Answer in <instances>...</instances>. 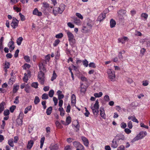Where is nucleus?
<instances>
[{
    "label": "nucleus",
    "mask_w": 150,
    "mask_h": 150,
    "mask_svg": "<svg viewBox=\"0 0 150 150\" xmlns=\"http://www.w3.org/2000/svg\"><path fill=\"white\" fill-rule=\"evenodd\" d=\"M63 34L62 33H59L58 34H57L55 36V37L57 38H60L63 37Z\"/></svg>",
    "instance_id": "nucleus-48"
},
{
    "label": "nucleus",
    "mask_w": 150,
    "mask_h": 150,
    "mask_svg": "<svg viewBox=\"0 0 150 150\" xmlns=\"http://www.w3.org/2000/svg\"><path fill=\"white\" fill-rule=\"evenodd\" d=\"M89 67H92L95 68L96 67V66L95 64L93 62H91L89 64Z\"/></svg>",
    "instance_id": "nucleus-55"
},
{
    "label": "nucleus",
    "mask_w": 150,
    "mask_h": 150,
    "mask_svg": "<svg viewBox=\"0 0 150 150\" xmlns=\"http://www.w3.org/2000/svg\"><path fill=\"white\" fill-rule=\"evenodd\" d=\"M141 16L144 18L145 19H146L148 18V15L146 13H142L141 14Z\"/></svg>",
    "instance_id": "nucleus-51"
},
{
    "label": "nucleus",
    "mask_w": 150,
    "mask_h": 150,
    "mask_svg": "<svg viewBox=\"0 0 150 150\" xmlns=\"http://www.w3.org/2000/svg\"><path fill=\"white\" fill-rule=\"evenodd\" d=\"M30 64H25L23 66V68L24 69H26V68H30Z\"/></svg>",
    "instance_id": "nucleus-52"
},
{
    "label": "nucleus",
    "mask_w": 150,
    "mask_h": 150,
    "mask_svg": "<svg viewBox=\"0 0 150 150\" xmlns=\"http://www.w3.org/2000/svg\"><path fill=\"white\" fill-rule=\"evenodd\" d=\"M73 22L76 25H80L81 24V21L77 17H74L73 18Z\"/></svg>",
    "instance_id": "nucleus-15"
},
{
    "label": "nucleus",
    "mask_w": 150,
    "mask_h": 150,
    "mask_svg": "<svg viewBox=\"0 0 150 150\" xmlns=\"http://www.w3.org/2000/svg\"><path fill=\"white\" fill-rule=\"evenodd\" d=\"M103 95V93L102 92H100L98 93H96L94 94V96L96 98L101 97Z\"/></svg>",
    "instance_id": "nucleus-28"
},
{
    "label": "nucleus",
    "mask_w": 150,
    "mask_h": 150,
    "mask_svg": "<svg viewBox=\"0 0 150 150\" xmlns=\"http://www.w3.org/2000/svg\"><path fill=\"white\" fill-rule=\"evenodd\" d=\"M10 63L8 62H5V63L4 67L6 69L9 68Z\"/></svg>",
    "instance_id": "nucleus-61"
},
{
    "label": "nucleus",
    "mask_w": 150,
    "mask_h": 150,
    "mask_svg": "<svg viewBox=\"0 0 150 150\" xmlns=\"http://www.w3.org/2000/svg\"><path fill=\"white\" fill-rule=\"evenodd\" d=\"M100 115L101 117L103 119H105L106 117L105 115L104 112V108H100Z\"/></svg>",
    "instance_id": "nucleus-16"
},
{
    "label": "nucleus",
    "mask_w": 150,
    "mask_h": 150,
    "mask_svg": "<svg viewBox=\"0 0 150 150\" xmlns=\"http://www.w3.org/2000/svg\"><path fill=\"white\" fill-rule=\"evenodd\" d=\"M99 107L98 100L97 99L96 100L95 103L94 105V106L93 107L91 106V108L92 109L93 113L94 115H97L98 114Z\"/></svg>",
    "instance_id": "nucleus-4"
},
{
    "label": "nucleus",
    "mask_w": 150,
    "mask_h": 150,
    "mask_svg": "<svg viewBox=\"0 0 150 150\" xmlns=\"http://www.w3.org/2000/svg\"><path fill=\"white\" fill-rule=\"evenodd\" d=\"M34 142L32 140H30L28 142L27 148L28 149H30L33 146Z\"/></svg>",
    "instance_id": "nucleus-18"
},
{
    "label": "nucleus",
    "mask_w": 150,
    "mask_h": 150,
    "mask_svg": "<svg viewBox=\"0 0 150 150\" xmlns=\"http://www.w3.org/2000/svg\"><path fill=\"white\" fill-rule=\"evenodd\" d=\"M24 59L26 62H29L30 61L29 57L28 56H25L24 57Z\"/></svg>",
    "instance_id": "nucleus-60"
},
{
    "label": "nucleus",
    "mask_w": 150,
    "mask_h": 150,
    "mask_svg": "<svg viewBox=\"0 0 150 150\" xmlns=\"http://www.w3.org/2000/svg\"><path fill=\"white\" fill-rule=\"evenodd\" d=\"M74 146L77 148L80 149H84V146L78 141H75L73 143Z\"/></svg>",
    "instance_id": "nucleus-9"
},
{
    "label": "nucleus",
    "mask_w": 150,
    "mask_h": 150,
    "mask_svg": "<svg viewBox=\"0 0 150 150\" xmlns=\"http://www.w3.org/2000/svg\"><path fill=\"white\" fill-rule=\"evenodd\" d=\"M19 14L20 16L21 21H24L25 20V16L22 15L21 13H20Z\"/></svg>",
    "instance_id": "nucleus-54"
},
{
    "label": "nucleus",
    "mask_w": 150,
    "mask_h": 150,
    "mask_svg": "<svg viewBox=\"0 0 150 150\" xmlns=\"http://www.w3.org/2000/svg\"><path fill=\"white\" fill-rule=\"evenodd\" d=\"M46 130L47 133V135H48L50 133V128L47 127L46 128Z\"/></svg>",
    "instance_id": "nucleus-56"
},
{
    "label": "nucleus",
    "mask_w": 150,
    "mask_h": 150,
    "mask_svg": "<svg viewBox=\"0 0 150 150\" xmlns=\"http://www.w3.org/2000/svg\"><path fill=\"white\" fill-rule=\"evenodd\" d=\"M10 114L9 110H5L4 112V115L5 116L9 115Z\"/></svg>",
    "instance_id": "nucleus-49"
},
{
    "label": "nucleus",
    "mask_w": 150,
    "mask_h": 150,
    "mask_svg": "<svg viewBox=\"0 0 150 150\" xmlns=\"http://www.w3.org/2000/svg\"><path fill=\"white\" fill-rule=\"evenodd\" d=\"M81 139L83 142L85 146H88V145L89 142L87 139L84 137H82Z\"/></svg>",
    "instance_id": "nucleus-13"
},
{
    "label": "nucleus",
    "mask_w": 150,
    "mask_h": 150,
    "mask_svg": "<svg viewBox=\"0 0 150 150\" xmlns=\"http://www.w3.org/2000/svg\"><path fill=\"white\" fill-rule=\"evenodd\" d=\"M33 14L39 16H41L42 15V13L41 12L39 11L37 8H35L33 11Z\"/></svg>",
    "instance_id": "nucleus-12"
},
{
    "label": "nucleus",
    "mask_w": 150,
    "mask_h": 150,
    "mask_svg": "<svg viewBox=\"0 0 150 150\" xmlns=\"http://www.w3.org/2000/svg\"><path fill=\"white\" fill-rule=\"evenodd\" d=\"M22 40L23 38L22 37H20L17 39L16 42L18 45H21Z\"/></svg>",
    "instance_id": "nucleus-30"
},
{
    "label": "nucleus",
    "mask_w": 150,
    "mask_h": 150,
    "mask_svg": "<svg viewBox=\"0 0 150 150\" xmlns=\"http://www.w3.org/2000/svg\"><path fill=\"white\" fill-rule=\"evenodd\" d=\"M23 122L22 120L21 119L18 118L16 120V125L18 126L22 125Z\"/></svg>",
    "instance_id": "nucleus-25"
},
{
    "label": "nucleus",
    "mask_w": 150,
    "mask_h": 150,
    "mask_svg": "<svg viewBox=\"0 0 150 150\" xmlns=\"http://www.w3.org/2000/svg\"><path fill=\"white\" fill-rule=\"evenodd\" d=\"M82 62L83 65H84L85 67H87L88 66V62L86 59H85Z\"/></svg>",
    "instance_id": "nucleus-50"
},
{
    "label": "nucleus",
    "mask_w": 150,
    "mask_h": 150,
    "mask_svg": "<svg viewBox=\"0 0 150 150\" xmlns=\"http://www.w3.org/2000/svg\"><path fill=\"white\" fill-rule=\"evenodd\" d=\"M24 76L23 78V81L26 83H27L28 80V76H27V74L26 73L24 74Z\"/></svg>",
    "instance_id": "nucleus-37"
},
{
    "label": "nucleus",
    "mask_w": 150,
    "mask_h": 150,
    "mask_svg": "<svg viewBox=\"0 0 150 150\" xmlns=\"http://www.w3.org/2000/svg\"><path fill=\"white\" fill-rule=\"evenodd\" d=\"M14 81V80L13 78H10L8 82V83L10 84H13V82Z\"/></svg>",
    "instance_id": "nucleus-62"
},
{
    "label": "nucleus",
    "mask_w": 150,
    "mask_h": 150,
    "mask_svg": "<svg viewBox=\"0 0 150 150\" xmlns=\"http://www.w3.org/2000/svg\"><path fill=\"white\" fill-rule=\"evenodd\" d=\"M58 146L57 144L54 145L51 149V150H57L58 149Z\"/></svg>",
    "instance_id": "nucleus-38"
},
{
    "label": "nucleus",
    "mask_w": 150,
    "mask_h": 150,
    "mask_svg": "<svg viewBox=\"0 0 150 150\" xmlns=\"http://www.w3.org/2000/svg\"><path fill=\"white\" fill-rule=\"evenodd\" d=\"M71 103L73 104L76 103V96L74 94L71 96Z\"/></svg>",
    "instance_id": "nucleus-24"
},
{
    "label": "nucleus",
    "mask_w": 150,
    "mask_h": 150,
    "mask_svg": "<svg viewBox=\"0 0 150 150\" xmlns=\"http://www.w3.org/2000/svg\"><path fill=\"white\" fill-rule=\"evenodd\" d=\"M80 84L81 89L80 90V91L81 93H84L86 91V87H84V86L83 85V83L81 82Z\"/></svg>",
    "instance_id": "nucleus-19"
},
{
    "label": "nucleus",
    "mask_w": 150,
    "mask_h": 150,
    "mask_svg": "<svg viewBox=\"0 0 150 150\" xmlns=\"http://www.w3.org/2000/svg\"><path fill=\"white\" fill-rule=\"evenodd\" d=\"M77 124L76 125L74 126L76 128V132H78L79 130V128L80 127V125H79V122L77 120Z\"/></svg>",
    "instance_id": "nucleus-41"
},
{
    "label": "nucleus",
    "mask_w": 150,
    "mask_h": 150,
    "mask_svg": "<svg viewBox=\"0 0 150 150\" xmlns=\"http://www.w3.org/2000/svg\"><path fill=\"white\" fill-rule=\"evenodd\" d=\"M38 83L37 82H33L31 86L32 87L36 88H38Z\"/></svg>",
    "instance_id": "nucleus-45"
},
{
    "label": "nucleus",
    "mask_w": 150,
    "mask_h": 150,
    "mask_svg": "<svg viewBox=\"0 0 150 150\" xmlns=\"http://www.w3.org/2000/svg\"><path fill=\"white\" fill-rule=\"evenodd\" d=\"M45 74L44 73L40 71L38 73V81L42 85H43L45 83Z\"/></svg>",
    "instance_id": "nucleus-5"
},
{
    "label": "nucleus",
    "mask_w": 150,
    "mask_h": 150,
    "mask_svg": "<svg viewBox=\"0 0 150 150\" xmlns=\"http://www.w3.org/2000/svg\"><path fill=\"white\" fill-rule=\"evenodd\" d=\"M13 139H11L8 140V143L9 145L11 147H13L14 146L13 144Z\"/></svg>",
    "instance_id": "nucleus-36"
},
{
    "label": "nucleus",
    "mask_w": 150,
    "mask_h": 150,
    "mask_svg": "<svg viewBox=\"0 0 150 150\" xmlns=\"http://www.w3.org/2000/svg\"><path fill=\"white\" fill-rule=\"evenodd\" d=\"M125 139V137L122 134H119L117 135L114 139V140L117 141L118 144H121V140L123 141Z\"/></svg>",
    "instance_id": "nucleus-7"
},
{
    "label": "nucleus",
    "mask_w": 150,
    "mask_h": 150,
    "mask_svg": "<svg viewBox=\"0 0 150 150\" xmlns=\"http://www.w3.org/2000/svg\"><path fill=\"white\" fill-rule=\"evenodd\" d=\"M118 144L117 141L114 140L113 139L112 141L111 146L113 148H115L117 147Z\"/></svg>",
    "instance_id": "nucleus-17"
},
{
    "label": "nucleus",
    "mask_w": 150,
    "mask_h": 150,
    "mask_svg": "<svg viewBox=\"0 0 150 150\" xmlns=\"http://www.w3.org/2000/svg\"><path fill=\"white\" fill-rule=\"evenodd\" d=\"M126 11L125 10L121 9L117 11L118 16L123 15L126 13Z\"/></svg>",
    "instance_id": "nucleus-20"
},
{
    "label": "nucleus",
    "mask_w": 150,
    "mask_h": 150,
    "mask_svg": "<svg viewBox=\"0 0 150 150\" xmlns=\"http://www.w3.org/2000/svg\"><path fill=\"white\" fill-rule=\"evenodd\" d=\"M107 73L109 79L112 81H114L115 78V73L114 71L111 69H108Z\"/></svg>",
    "instance_id": "nucleus-6"
},
{
    "label": "nucleus",
    "mask_w": 150,
    "mask_h": 150,
    "mask_svg": "<svg viewBox=\"0 0 150 150\" xmlns=\"http://www.w3.org/2000/svg\"><path fill=\"white\" fill-rule=\"evenodd\" d=\"M105 13H102L98 16L97 20L101 22L105 18Z\"/></svg>",
    "instance_id": "nucleus-11"
},
{
    "label": "nucleus",
    "mask_w": 150,
    "mask_h": 150,
    "mask_svg": "<svg viewBox=\"0 0 150 150\" xmlns=\"http://www.w3.org/2000/svg\"><path fill=\"white\" fill-rule=\"evenodd\" d=\"M71 122V118L70 117L68 116L66 119V122L67 125H69Z\"/></svg>",
    "instance_id": "nucleus-27"
},
{
    "label": "nucleus",
    "mask_w": 150,
    "mask_h": 150,
    "mask_svg": "<svg viewBox=\"0 0 150 150\" xmlns=\"http://www.w3.org/2000/svg\"><path fill=\"white\" fill-rule=\"evenodd\" d=\"M144 42H145L147 46H150V40L145 39L144 40Z\"/></svg>",
    "instance_id": "nucleus-46"
},
{
    "label": "nucleus",
    "mask_w": 150,
    "mask_h": 150,
    "mask_svg": "<svg viewBox=\"0 0 150 150\" xmlns=\"http://www.w3.org/2000/svg\"><path fill=\"white\" fill-rule=\"evenodd\" d=\"M31 105L28 106V107L26 108L25 109L24 113L25 114L27 113L28 111H29L31 110Z\"/></svg>",
    "instance_id": "nucleus-34"
},
{
    "label": "nucleus",
    "mask_w": 150,
    "mask_h": 150,
    "mask_svg": "<svg viewBox=\"0 0 150 150\" xmlns=\"http://www.w3.org/2000/svg\"><path fill=\"white\" fill-rule=\"evenodd\" d=\"M52 107H49L47 110L46 113L47 115H50L52 112Z\"/></svg>",
    "instance_id": "nucleus-26"
},
{
    "label": "nucleus",
    "mask_w": 150,
    "mask_h": 150,
    "mask_svg": "<svg viewBox=\"0 0 150 150\" xmlns=\"http://www.w3.org/2000/svg\"><path fill=\"white\" fill-rule=\"evenodd\" d=\"M50 5L46 2H44L42 3V6L45 8H47L49 7Z\"/></svg>",
    "instance_id": "nucleus-40"
},
{
    "label": "nucleus",
    "mask_w": 150,
    "mask_h": 150,
    "mask_svg": "<svg viewBox=\"0 0 150 150\" xmlns=\"http://www.w3.org/2000/svg\"><path fill=\"white\" fill-rule=\"evenodd\" d=\"M65 5L64 4H61L58 8H56L54 9L53 12L55 16H57L59 13L62 14L65 9Z\"/></svg>",
    "instance_id": "nucleus-1"
},
{
    "label": "nucleus",
    "mask_w": 150,
    "mask_h": 150,
    "mask_svg": "<svg viewBox=\"0 0 150 150\" xmlns=\"http://www.w3.org/2000/svg\"><path fill=\"white\" fill-rule=\"evenodd\" d=\"M39 67L40 70V71L41 70L42 71H44L45 70H46V69L45 68V67H44V66H43V64H42L41 65L39 66Z\"/></svg>",
    "instance_id": "nucleus-57"
},
{
    "label": "nucleus",
    "mask_w": 150,
    "mask_h": 150,
    "mask_svg": "<svg viewBox=\"0 0 150 150\" xmlns=\"http://www.w3.org/2000/svg\"><path fill=\"white\" fill-rule=\"evenodd\" d=\"M19 88L18 85H16L14 87L13 89V92L15 93L16 92Z\"/></svg>",
    "instance_id": "nucleus-43"
},
{
    "label": "nucleus",
    "mask_w": 150,
    "mask_h": 150,
    "mask_svg": "<svg viewBox=\"0 0 150 150\" xmlns=\"http://www.w3.org/2000/svg\"><path fill=\"white\" fill-rule=\"evenodd\" d=\"M124 131L127 134H129L131 132V131L128 128L125 129Z\"/></svg>",
    "instance_id": "nucleus-63"
},
{
    "label": "nucleus",
    "mask_w": 150,
    "mask_h": 150,
    "mask_svg": "<svg viewBox=\"0 0 150 150\" xmlns=\"http://www.w3.org/2000/svg\"><path fill=\"white\" fill-rule=\"evenodd\" d=\"M66 31L70 44L71 45H74L76 43V40L74 35L69 30Z\"/></svg>",
    "instance_id": "nucleus-2"
},
{
    "label": "nucleus",
    "mask_w": 150,
    "mask_h": 150,
    "mask_svg": "<svg viewBox=\"0 0 150 150\" xmlns=\"http://www.w3.org/2000/svg\"><path fill=\"white\" fill-rule=\"evenodd\" d=\"M59 110L60 112V115L62 116H63L64 115V110L62 107L59 108Z\"/></svg>",
    "instance_id": "nucleus-23"
},
{
    "label": "nucleus",
    "mask_w": 150,
    "mask_h": 150,
    "mask_svg": "<svg viewBox=\"0 0 150 150\" xmlns=\"http://www.w3.org/2000/svg\"><path fill=\"white\" fill-rule=\"evenodd\" d=\"M46 101L44 100L42 102V105L44 109H45L47 107L46 105Z\"/></svg>",
    "instance_id": "nucleus-59"
},
{
    "label": "nucleus",
    "mask_w": 150,
    "mask_h": 150,
    "mask_svg": "<svg viewBox=\"0 0 150 150\" xmlns=\"http://www.w3.org/2000/svg\"><path fill=\"white\" fill-rule=\"evenodd\" d=\"M54 93V91L52 90H51L49 92L48 95L50 97H52L53 96Z\"/></svg>",
    "instance_id": "nucleus-44"
},
{
    "label": "nucleus",
    "mask_w": 150,
    "mask_h": 150,
    "mask_svg": "<svg viewBox=\"0 0 150 150\" xmlns=\"http://www.w3.org/2000/svg\"><path fill=\"white\" fill-rule=\"evenodd\" d=\"M19 98V96H17L15 98V100L13 101V103L14 104H17L19 103V101L18 99Z\"/></svg>",
    "instance_id": "nucleus-39"
},
{
    "label": "nucleus",
    "mask_w": 150,
    "mask_h": 150,
    "mask_svg": "<svg viewBox=\"0 0 150 150\" xmlns=\"http://www.w3.org/2000/svg\"><path fill=\"white\" fill-rule=\"evenodd\" d=\"M128 127L130 129H131L133 127L132 123L131 121H129L127 123Z\"/></svg>",
    "instance_id": "nucleus-53"
},
{
    "label": "nucleus",
    "mask_w": 150,
    "mask_h": 150,
    "mask_svg": "<svg viewBox=\"0 0 150 150\" xmlns=\"http://www.w3.org/2000/svg\"><path fill=\"white\" fill-rule=\"evenodd\" d=\"M90 30V28L86 25L83 26L81 31L83 33H86L89 32Z\"/></svg>",
    "instance_id": "nucleus-14"
},
{
    "label": "nucleus",
    "mask_w": 150,
    "mask_h": 150,
    "mask_svg": "<svg viewBox=\"0 0 150 150\" xmlns=\"http://www.w3.org/2000/svg\"><path fill=\"white\" fill-rule=\"evenodd\" d=\"M127 127L126 124L124 122H122L121 124V127L123 129H125Z\"/></svg>",
    "instance_id": "nucleus-58"
},
{
    "label": "nucleus",
    "mask_w": 150,
    "mask_h": 150,
    "mask_svg": "<svg viewBox=\"0 0 150 150\" xmlns=\"http://www.w3.org/2000/svg\"><path fill=\"white\" fill-rule=\"evenodd\" d=\"M8 46L9 47V50L11 52L13 51L15 48L14 42L13 41H10L8 44Z\"/></svg>",
    "instance_id": "nucleus-10"
},
{
    "label": "nucleus",
    "mask_w": 150,
    "mask_h": 150,
    "mask_svg": "<svg viewBox=\"0 0 150 150\" xmlns=\"http://www.w3.org/2000/svg\"><path fill=\"white\" fill-rule=\"evenodd\" d=\"M42 98L43 100H46L48 99V96L47 94L44 93L42 96Z\"/></svg>",
    "instance_id": "nucleus-35"
},
{
    "label": "nucleus",
    "mask_w": 150,
    "mask_h": 150,
    "mask_svg": "<svg viewBox=\"0 0 150 150\" xmlns=\"http://www.w3.org/2000/svg\"><path fill=\"white\" fill-rule=\"evenodd\" d=\"M146 134L147 132H140L132 140L131 142L134 143V142L139 139H142L145 137Z\"/></svg>",
    "instance_id": "nucleus-3"
},
{
    "label": "nucleus",
    "mask_w": 150,
    "mask_h": 150,
    "mask_svg": "<svg viewBox=\"0 0 150 150\" xmlns=\"http://www.w3.org/2000/svg\"><path fill=\"white\" fill-rule=\"evenodd\" d=\"M60 40L59 39H57L55 41L53 44V45L54 47L56 46L59 43Z\"/></svg>",
    "instance_id": "nucleus-47"
},
{
    "label": "nucleus",
    "mask_w": 150,
    "mask_h": 150,
    "mask_svg": "<svg viewBox=\"0 0 150 150\" xmlns=\"http://www.w3.org/2000/svg\"><path fill=\"white\" fill-rule=\"evenodd\" d=\"M110 27L111 28H112L115 27L116 23L115 21L113 19L110 20Z\"/></svg>",
    "instance_id": "nucleus-21"
},
{
    "label": "nucleus",
    "mask_w": 150,
    "mask_h": 150,
    "mask_svg": "<svg viewBox=\"0 0 150 150\" xmlns=\"http://www.w3.org/2000/svg\"><path fill=\"white\" fill-rule=\"evenodd\" d=\"M16 108V106L15 105H12L9 108L11 112L13 113V112L14 110Z\"/></svg>",
    "instance_id": "nucleus-42"
},
{
    "label": "nucleus",
    "mask_w": 150,
    "mask_h": 150,
    "mask_svg": "<svg viewBox=\"0 0 150 150\" xmlns=\"http://www.w3.org/2000/svg\"><path fill=\"white\" fill-rule=\"evenodd\" d=\"M40 101V100L39 98L37 96H35L34 101L35 104V105L37 104Z\"/></svg>",
    "instance_id": "nucleus-32"
},
{
    "label": "nucleus",
    "mask_w": 150,
    "mask_h": 150,
    "mask_svg": "<svg viewBox=\"0 0 150 150\" xmlns=\"http://www.w3.org/2000/svg\"><path fill=\"white\" fill-rule=\"evenodd\" d=\"M5 104L4 102H3L0 104V113L4 110V105Z\"/></svg>",
    "instance_id": "nucleus-22"
},
{
    "label": "nucleus",
    "mask_w": 150,
    "mask_h": 150,
    "mask_svg": "<svg viewBox=\"0 0 150 150\" xmlns=\"http://www.w3.org/2000/svg\"><path fill=\"white\" fill-rule=\"evenodd\" d=\"M125 147L123 145H121L119 146L117 149V150H125Z\"/></svg>",
    "instance_id": "nucleus-64"
},
{
    "label": "nucleus",
    "mask_w": 150,
    "mask_h": 150,
    "mask_svg": "<svg viewBox=\"0 0 150 150\" xmlns=\"http://www.w3.org/2000/svg\"><path fill=\"white\" fill-rule=\"evenodd\" d=\"M45 138L44 137H42L40 141V148H42L44 144V143L45 141Z\"/></svg>",
    "instance_id": "nucleus-31"
},
{
    "label": "nucleus",
    "mask_w": 150,
    "mask_h": 150,
    "mask_svg": "<svg viewBox=\"0 0 150 150\" xmlns=\"http://www.w3.org/2000/svg\"><path fill=\"white\" fill-rule=\"evenodd\" d=\"M57 75L55 72V71H53L52 76L51 77V80L52 81L55 79L57 77Z\"/></svg>",
    "instance_id": "nucleus-33"
},
{
    "label": "nucleus",
    "mask_w": 150,
    "mask_h": 150,
    "mask_svg": "<svg viewBox=\"0 0 150 150\" xmlns=\"http://www.w3.org/2000/svg\"><path fill=\"white\" fill-rule=\"evenodd\" d=\"M25 90L26 93H29L30 91V86L27 85L25 87Z\"/></svg>",
    "instance_id": "nucleus-29"
},
{
    "label": "nucleus",
    "mask_w": 150,
    "mask_h": 150,
    "mask_svg": "<svg viewBox=\"0 0 150 150\" xmlns=\"http://www.w3.org/2000/svg\"><path fill=\"white\" fill-rule=\"evenodd\" d=\"M18 21L16 18H13L12 21L11 23V26L14 29L18 25Z\"/></svg>",
    "instance_id": "nucleus-8"
}]
</instances>
